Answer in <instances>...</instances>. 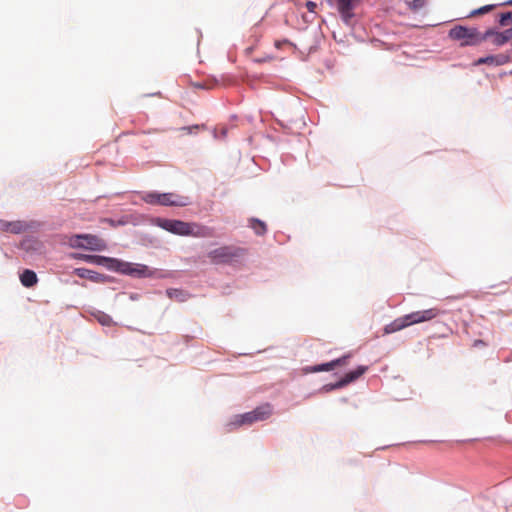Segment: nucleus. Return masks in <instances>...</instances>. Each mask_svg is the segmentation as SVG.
<instances>
[{"label":"nucleus","instance_id":"nucleus-24","mask_svg":"<svg viewBox=\"0 0 512 512\" xmlns=\"http://www.w3.org/2000/svg\"><path fill=\"white\" fill-rule=\"evenodd\" d=\"M227 136V129L221 127L219 129H215V137L224 139Z\"/></svg>","mask_w":512,"mask_h":512},{"label":"nucleus","instance_id":"nucleus-30","mask_svg":"<svg viewBox=\"0 0 512 512\" xmlns=\"http://www.w3.org/2000/svg\"><path fill=\"white\" fill-rule=\"evenodd\" d=\"M475 344L481 345L483 344L482 340L476 341Z\"/></svg>","mask_w":512,"mask_h":512},{"label":"nucleus","instance_id":"nucleus-12","mask_svg":"<svg viewBox=\"0 0 512 512\" xmlns=\"http://www.w3.org/2000/svg\"><path fill=\"white\" fill-rule=\"evenodd\" d=\"M26 229L25 223L22 221H6L0 219V231L13 234H20Z\"/></svg>","mask_w":512,"mask_h":512},{"label":"nucleus","instance_id":"nucleus-13","mask_svg":"<svg viewBox=\"0 0 512 512\" xmlns=\"http://www.w3.org/2000/svg\"><path fill=\"white\" fill-rule=\"evenodd\" d=\"M509 62V57L504 54L499 55H491L487 57L479 58L474 62L475 66H479L482 64L501 66Z\"/></svg>","mask_w":512,"mask_h":512},{"label":"nucleus","instance_id":"nucleus-8","mask_svg":"<svg viewBox=\"0 0 512 512\" xmlns=\"http://www.w3.org/2000/svg\"><path fill=\"white\" fill-rule=\"evenodd\" d=\"M360 0H335L337 11L346 25H352L355 17L354 10Z\"/></svg>","mask_w":512,"mask_h":512},{"label":"nucleus","instance_id":"nucleus-5","mask_svg":"<svg viewBox=\"0 0 512 512\" xmlns=\"http://www.w3.org/2000/svg\"><path fill=\"white\" fill-rule=\"evenodd\" d=\"M247 250L234 245H225L208 253V258L213 264H229L245 256Z\"/></svg>","mask_w":512,"mask_h":512},{"label":"nucleus","instance_id":"nucleus-1","mask_svg":"<svg viewBox=\"0 0 512 512\" xmlns=\"http://www.w3.org/2000/svg\"><path fill=\"white\" fill-rule=\"evenodd\" d=\"M74 257L88 263L104 266L109 270L119 272L121 274L138 278L153 277L156 273L154 270L150 269L144 264L129 263L119 259L100 255L76 254Z\"/></svg>","mask_w":512,"mask_h":512},{"label":"nucleus","instance_id":"nucleus-9","mask_svg":"<svg viewBox=\"0 0 512 512\" xmlns=\"http://www.w3.org/2000/svg\"><path fill=\"white\" fill-rule=\"evenodd\" d=\"M190 203L189 198L175 193H162L161 205L162 206H177L183 207Z\"/></svg>","mask_w":512,"mask_h":512},{"label":"nucleus","instance_id":"nucleus-6","mask_svg":"<svg viewBox=\"0 0 512 512\" xmlns=\"http://www.w3.org/2000/svg\"><path fill=\"white\" fill-rule=\"evenodd\" d=\"M272 414V407L270 404H264L256 407L253 411L238 415L232 424L236 426L251 425L254 422L263 421L268 419Z\"/></svg>","mask_w":512,"mask_h":512},{"label":"nucleus","instance_id":"nucleus-29","mask_svg":"<svg viewBox=\"0 0 512 512\" xmlns=\"http://www.w3.org/2000/svg\"><path fill=\"white\" fill-rule=\"evenodd\" d=\"M475 344L481 345L483 344L482 340L476 341Z\"/></svg>","mask_w":512,"mask_h":512},{"label":"nucleus","instance_id":"nucleus-23","mask_svg":"<svg viewBox=\"0 0 512 512\" xmlns=\"http://www.w3.org/2000/svg\"><path fill=\"white\" fill-rule=\"evenodd\" d=\"M511 18H512V12L502 13L500 15L499 24L501 26H506L507 25V21L510 20Z\"/></svg>","mask_w":512,"mask_h":512},{"label":"nucleus","instance_id":"nucleus-10","mask_svg":"<svg viewBox=\"0 0 512 512\" xmlns=\"http://www.w3.org/2000/svg\"><path fill=\"white\" fill-rule=\"evenodd\" d=\"M367 371L366 366H359L357 369L350 371L344 375L338 382L334 383V387H344L349 383L357 380Z\"/></svg>","mask_w":512,"mask_h":512},{"label":"nucleus","instance_id":"nucleus-27","mask_svg":"<svg viewBox=\"0 0 512 512\" xmlns=\"http://www.w3.org/2000/svg\"><path fill=\"white\" fill-rule=\"evenodd\" d=\"M288 44H289V45L291 44L288 40H283V41H279V40H277V41L275 42V46H276L277 48H281V47H282V45H288Z\"/></svg>","mask_w":512,"mask_h":512},{"label":"nucleus","instance_id":"nucleus-17","mask_svg":"<svg viewBox=\"0 0 512 512\" xmlns=\"http://www.w3.org/2000/svg\"><path fill=\"white\" fill-rule=\"evenodd\" d=\"M249 226L254 230V232L257 235H264L267 231L266 224L259 219H255V218L250 219Z\"/></svg>","mask_w":512,"mask_h":512},{"label":"nucleus","instance_id":"nucleus-3","mask_svg":"<svg viewBox=\"0 0 512 512\" xmlns=\"http://www.w3.org/2000/svg\"><path fill=\"white\" fill-rule=\"evenodd\" d=\"M441 314H444V311L436 307L406 314L387 324L384 327V334H391L414 324L431 321Z\"/></svg>","mask_w":512,"mask_h":512},{"label":"nucleus","instance_id":"nucleus-11","mask_svg":"<svg viewBox=\"0 0 512 512\" xmlns=\"http://www.w3.org/2000/svg\"><path fill=\"white\" fill-rule=\"evenodd\" d=\"M349 357H350V355H345V356H343L341 358L332 360V361H330L328 363H324V364L313 366L312 368L309 369V371L310 372L331 371V370H333L337 366H344V365H346L348 363Z\"/></svg>","mask_w":512,"mask_h":512},{"label":"nucleus","instance_id":"nucleus-16","mask_svg":"<svg viewBox=\"0 0 512 512\" xmlns=\"http://www.w3.org/2000/svg\"><path fill=\"white\" fill-rule=\"evenodd\" d=\"M20 281L23 286L30 288L38 282V278L34 271L25 269L20 275Z\"/></svg>","mask_w":512,"mask_h":512},{"label":"nucleus","instance_id":"nucleus-2","mask_svg":"<svg viewBox=\"0 0 512 512\" xmlns=\"http://www.w3.org/2000/svg\"><path fill=\"white\" fill-rule=\"evenodd\" d=\"M159 227L176 235L193 236L197 238H210L214 236V229L195 222L181 220L160 219Z\"/></svg>","mask_w":512,"mask_h":512},{"label":"nucleus","instance_id":"nucleus-26","mask_svg":"<svg viewBox=\"0 0 512 512\" xmlns=\"http://www.w3.org/2000/svg\"><path fill=\"white\" fill-rule=\"evenodd\" d=\"M202 126H199V125H195V126H190V127H183L182 130L183 131H186L187 133H191L192 130H198L200 129Z\"/></svg>","mask_w":512,"mask_h":512},{"label":"nucleus","instance_id":"nucleus-7","mask_svg":"<svg viewBox=\"0 0 512 512\" xmlns=\"http://www.w3.org/2000/svg\"><path fill=\"white\" fill-rule=\"evenodd\" d=\"M73 248H81L92 251H103L107 248L106 242L98 236L91 234L75 235L70 239Z\"/></svg>","mask_w":512,"mask_h":512},{"label":"nucleus","instance_id":"nucleus-22","mask_svg":"<svg viewBox=\"0 0 512 512\" xmlns=\"http://www.w3.org/2000/svg\"><path fill=\"white\" fill-rule=\"evenodd\" d=\"M426 5V0H412L408 3L409 8L412 11H418Z\"/></svg>","mask_w":512,"mask_h":512},{"label":"nucleus","instance_id":"nucleus-14","mask_svg":"<svg viewBox=\"0 0 512 512\" xmlns=\"http://www.w3.org/2000/svg\"><path fill=\"white\" fill-rule=\"evenodd\" d=\"M486 32H490V37L493 38L492 43L496 46H503L512 39V28L506 29L503 32L488 29Z\"/></svg>","mask_w":512,"mask_h":512},{"label":"nucleus","instance_id":"nucleus-19","mask_svg":"<svg viewBox=\"0 0 512 512\" xmlns=\"http://www.w3.org/2000/svg\"><path fill=\"white\" fill-rule=\"evenodd\" d=\"M167 296L172 300L183 302L186 300L187 294L180 289H168Z\"/></svg>","mask_w":512,"mask_h":512},{"label":"nucleus","instance_id":"nucleus-21","mask_svg":"<svg viewBox=\"0 0 512 512\" xmlns=\"http://www.w3.org/2000/svg\"><path fill=\"white\" fill-rule=\"evenodd\" d=\"M495 7V5H485L483 7H480L478 9H475L473 10L469 15L468 17H475V16H478V15H483L485 13H488L490 12L491 10H493Z\"/></svg>","mask_w":512,"mask_h":512},{"label":"nucleus","instance_id":"nucleus-18","mask_svg":"<svg viewBox=\"0 0 512 512\" xmlns=\"http://www.w3.org/2000/svg\"><path fill=\"white\" fill-rule=\"evenodd\" d=\"M147 204L161 205V193L150 192L142 198Z\"/></svg>","mask_w":512,"mask_h":512},{"label":"nucleus","instance_id":"nucleus-4","mask_svg":"<svg viewBox=\"0 0 512 512\" xmlns=\"http://www.w3.org/2000/svg\"><path fill=\"white\" fill-rule=\"evenodd\" d=\"M448 36L454 41H459L461 47L477 46L490 37V32L481 33L475 27L456 25L449 30Z\"/></svg>","mask_w":512,"mask_h":512},{"label":"nucleus","instance_id":"nucleus-28","mask_svg":"<svg viewBox=\"0 0 512 512\" xmlns=\"http://www.w3.org/2000/svg\"><path fill=\"white\" fill-rule=\"evenodd\" d=\"M340 387H334V384H328V385H325L323 387L324 390L326 391H331V390H334V389H339Z\"/></svg>","mask_w":512,"mask_h":512},{"label":"nucleus","instance_id":"nucleus-15","mask_svg":"<svg viewBox=\"0 0 512 512\" xmlns=\"http://www.w3.org/2000/svg\"><path fill=\"white\" fill-rule=\"evenodd\" d=\"M76 274L80 278L89 279L96 283H104L107 280V276L104 274L97 273L95 271L85 269V268H78L76 269Z\"/></svg>","mask_w":512,"mask_h":512},{"label":"nucleus","instance_id":"nucleus-31","mask_svg":"<svg viewBox=\"0 0 512 512\" xmlns=\"http://www.w3.org/2000/svg\"><path fill=\"white\" fill-rule=\"evenodd\" d=\"M506 5H512V0H509L505 3Z\"/></svg>","mask_w":512,"mask_h":512},{"label":"nucleus","instance_id":"nucleus-25","mask_svg":"<svg viewBox=\"0 0 512 512\" xmlns=\"http://www.w3.org/2000/svg\"><path fill=\"white\" fill-rule=\"evenodd\" d=\"M306 8L309 12H312L314 13L316 8H317V4L313 1H307L306 2Z\"/></svg>","mask_w":512,"mask_h":512},{"label":"nucleus","instance_id":"nucleus-20","mask_svg":"<svg viewBox=\"0 0 512 512\" xmlns=\"http://www.w3.org/2000/svg\"><path fill=\"white\" fill-rule=\"evenodd\" d=\"M96 319L98 320V322L103 325V326H111L113 324V320L111 318V316H109L108 314L106 313H103V312H98L96 315H95Z\"/></svg>","mask_w":512,"mask_h":512}]
</instances>
